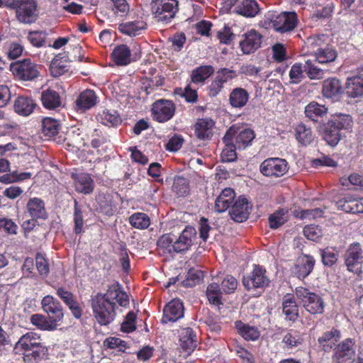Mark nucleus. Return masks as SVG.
<instances>
[{"label":"nucleus","mask_w":363,"mask_h":363,"mask_svg":"<svg viewBox=\"0 0 363 363\" xmlns=\"http://www.w3.org/2000/svg\"><path fill=\"white\" fill-rule=\"evenodd\" d=\"M116 303L122 307L129 304L128 296L118 282L110 285L105 293H98L92 298L93 314L101 325H107L113 321Z\"/></svg>","instance_id":"obj_1"},{"label":"nucleus","mask_w":363,"mask_h":363,"mask_svg":"<svg viewBox=\"0 0 363 363\" xmlns=\"http://www.w3.org/2000/svg\"><path fill=\"white\" fill-rule=\"evenodd\" d=\"M13 350L16 353L23 352L24 361L27 363H38L48 353V348L41 342L40 336L34 332L23 335Z\"/></svg>","instance_id":"obj_2"},{"label":"nucleus","mask_w":363,"mask_h":363,"mask_svg":"<svg viewBox=\"0 0 363 363\" xmlns=\"http://www.w3.org/2000/svg\"><path fill=\"white\" fill-rule=\"evenodd\" d=\"M353 125L352 118L349 114L337 113L333 115L324 124L323 137L328 145L336 146L342 138L343 130H351Z\"/></svg>","instance_id":"obj_3"},{"label":"nucleus","mask_w":363,"mask_h":363,"mask_svg":"<svg viewBox=\"0 0 363 363\" xmlns=\"http://www.w3.org/2000/svg\"><path fill=\"white\" fill-rule=\"evenodd\" d=\"M295 295L303 308L311 315H320L324 313L325 303L323 296L309 289L298 286L295 289Z\"/></svg>","instance_id":"obj_4"},{"label":"nucleus","mask_w":363,"mask_h":363,"mask_svg":"<svg viewBox=\"0 0 363 363\" xmlns=\"http://www.w3.org/2000/svg\"><path fill=\"white\" fill-rule=\"evenodd\" d=\"M4 5L16 11V18L21 23L30 24L37 19L36 0H4Z\"/></svg>","instance_id":"obj_5"},{"label":"nucleus","mask_w":363,"mask_h":363,"mask_svg":"<svg viewBox=\"0 0 363 363\" xmlns=\"http://www.w3.org/2000/svg\"><path fill=\"white\" fill-rule=\"evenodd\" d=\"M152 14L155 20L164 25L169 23L179 11L177 0H152Z\"/></svg>","instance_id":"obj_6"},{"label":"nucleus","mask_w":363,"mask_h":363,"mask_svg":"<svg viewBox=\"0 0 363 363\" xmlns=\"http://www.w3.org/2000/svg\"><path fill=\"white\" fill-rule=\"evenodd\" d=\"M344 262L350 272L359 274L362 271L363 248L359 242L351 243L344 255Z\"/></svg>","instance_id":"obj_7"},{"label":"nucleus","mask_w":363,"mask_h":363,"mask_svg":"<svg viewBox=\"0 0 363 363\" xmlns=\"http://www.w3.org/2000/svg\"><path fill=\"white\" fill-rule=\"evenodd\" d=\"M140 57V48L136 45L132 48L124 44L117 45L111 53L113 61L118 66H126L132 62L138 60Z\"/></svg>","instance_id":"obj_8"},{"label":"nucleus","mask_w":363,"mask_h":363,"mask_svg":"<svg viewBox=\"0 0 363 363\" xmlns=\"http://www.w3.org/2000/svg\"><path fill=\"white\" fill-rule=\"evenodd\" d=\"M269 283L270 279L266 275L265 268L258 264H254L252 272L242 277V284L247 291L264 289Z\"/></svg>","instance_id":"obj_9"},{"label":"nucleus","mask_w":363,"mask_h":363,"mask_svg":"<svg viewBox=\"0 0 363 363\" xmlns=\"http://www.w3.org/2000/svg\"><path fill=\"white\" fill-rule=\"evenodd\" d=\"M355 355L356 345L354 340L346 338L335 347L332 359L335 363H353Z\"/></svg>","instance_id":"obj_10"},{"label":"nucleus","mask_w":363,"mask_h":363,"mask_svg":"<svg viewBox=\"0 0 363 363\" xmlns=\"http://www.w3.org/2000/svg\"><path fill=\"white\" fill-rule=\"evenodd\" d=\"M175 111V104L172 101L161 99L152 104L151 114L154 121L158 123H165L173 118Z\"/></svg>","instance_id":"obj_11"},{"label":"nucleus","mask_w":363,"mask_h":363,"mask_svg":"<svg viewBox=\"0 0 363 363\" xmlns=\"http://www.w3.org/2000/svg\"><path fill=\"white\" fill-rule=\"evenodd\" d=\"M11 70L16 77L25 81L33 80L39 74L37 65L30 59H25L11 64Z\"/></svg>","instance_id":"obj_12"},{"label":"nucleus","mask_w":363,"mask_h":363,"mask_svg":"<svg viewBox=\"0 0 363 363\" xmlns=\"http://www.w3.org/2000/svg\"><path fill=\"white\" fill-rule=\"evenodd\" d=\"M288 169L286 160L279 157L268 158L260 164V172L267 177H281Z\"/></svg>","instance_id":"obj_13"},{"label":"nucleus","mask_w":363,"mask_h":363,"mask_svg":"<svg viewBox=\"0 0 363 363\" xmlns=\"http://www.w3.org/2000/svg\"><path fill=\"white\" fill-rule=\"evenodd\" d=\"M298 24L297 15L295 12H282L272 21V26L280 33L293 30Z\"/></svg>","instance_id":"obj_14"},{"label":"nucleus","mask_w":363,"mask_h":363,"mask_svg":"<svg viewBox=\"0 0 363 363\" xmlns=\"http://www.w3.org/2000/svg\"><path fill=\"white\" fill-rule=\"evenodd\" d=\"M184 313L183 302L179 298H174L164 306L161 322L164 324L174 323L183 318Z\"/></svg>","instance_id":"obj_15"},{"label":"nucleus","mask_w":363,"mask_h":363,"mask_svg":"<svg viewBox=\"0 0 363 363\" xmlns=\"http://www.w3.org/2000/svg\"><path fill=\"white\" fill-rule=\"evenodd\" d=\"M25 213L31 218L33 221L45 220L48 218L45 203L39 197H31L28 200Z\"/></svg>","instance_id":"obj_16"},{"label":"nucleus","mask_w":363,"mask_h":363,"mask_svg":"<svg viewBox=\"0 0 363 363\" xmlns=\"http://www.w3.org/2000/svg\"><path fill=\"white\" fill-rule=\"evenodd\" d=\"M42 308L48 317L56 324L62 322L64 314L60 303L52 296H45L42 301Z\"/></svg>","instance_id":"obj_17"},{"label":"nucleus","mask_w":363,"mask_h":363,"mask_svg":"<svg viewBox=\"0 0 363 363\" xmlns=\"http://www.w3.org/2000/svg\"><path fill=\"white\" fill-rule=\"evenodd\" d=\"M252 206L248 200L243 196H240L232 205L229 215L234 221L242 223L248 218Z\"/></svg>","instance_id":"obj_18"},{"label":"nucleus","mask_w":363,"mask_h":363,"mask_svg":"<svg viewBox=\"0 0 363 363\" xmlns=\"http://www.w3.org/2000/svg\"><path fill=\"white\" fill-rule=\"evenodd\" d=\"M196 235V230L194 227L191 225L186 226L179 238L174 240L173 250L176 253H183L187 251L192 245Z\"/></svg>","instance_id":"obj_19"},{"label":"nucleus","mask_w":363,"mask_h":363,"mask_svg":"<svg viewBox=\"0 0 363 363\" xmlns=\"http://www.w3.org/2000/svg\"><path fill=\"white\" fill-rule=\"evenodd\" d=\"M236 133V130L233 126H231L225 134L223 140L225 143V148L220 154L221 161L223 162H231L236 160L237 147L233 143V136Z\"/></svg>","instance_id":"obj_20"},{"label":"nucleus","mask_w":363,"mask_h":363,"mask_svg":"<svg viewBox=\"0 0 363 363\" xmlns=\"http://www.w3.org/2000/svg\"><path fill=\"white\" fill-rule=\"evenodd\" d=\"M43 106L48 110H58L63 106L62 96L53 89L48 88L41 93Z\"/></svg>","instance_id":"obj_21"},{"label":"nucleus","mask_w":363,"mask_h":363,"mask_svg":"<svg viewBox=\"0 0 363 363\" xmlns=\"http://www.w3.org/2000/svg\"><path fill=\"white\" fill-rule=\"evenodd\" d=\"M262 36L255 30H251L244 35L240 42V47L244 54L249 55L257 50L262 43Z\"/></svg>","instance_id":"obj_22"},{"label":"nucleus","mask_w":363,"mask_h":363,"mask_svg":"<svg viewBox=\"0 0 363 363\" xmlns=\"http://www.w3.org/2000/svg\"><path fill=\"white\" fill-rule=\"evenodd\" d=\"M72 178L74 180L75 189L79 193L84 194H91L94 189V182L88 173H73Z\"/></svg>","instance_id":"obj_23"},{"label":"nucleus","mask_w":363,"mask_h":363,"mask_svg":"<svg viewBox=\"0 0 363 363\" xmlns=\"http://www.w3.org/2000/svg\"><path fill=\"white\" fill-rule=\"evenodd\" d=\"M337 207L350 213H363V198H354L350 196L339 199L336 203Z\"/></svg>","instance_id":"obj_24"},{"label":"nucleus","mask_w":363,"mask_h":363,"mask_svg":"<svg viewBox=\"0 0 363 363\" xmlns=\"http://www.w3.org/2000/svg\"><path fill=\"white\" fill-rule=\"evenodd\" d=\"M323 95L333 100H338L343 93L341 82L336 77L325 79L323 83Z\"/></svg>","instance_id":"obj_25"},{"label":"nucleus","mask_w":363,"mask_h":363,"mask_svg":"<svg viewBox=\"0 0 363 363\" xmlns=\"http://www.w3.org/2000/svg\"><path fill=\"white\" fill-rule=\"evenodd\" d=\"M315 263L313 257L311 255L299 257L293 269V273L298 279H303L312 272Z\"/></svg>","instance_id":"obj_26"},{"label":"nucleus","mask_w":363,"mask_h":363,"mask_svg":"<svg viewBox=\"0 0 363 363\" xmlns=\"http://www.w3.org/2000/svg\"><path fill=\"white\" fill-rule=\"evenodd\" d=\"M341 338V333L339 330L333 328L330 330L326 331L322 334L318 339L319 346L325 352H329L334 350L337 345L336 343Z\"/></svg>","instance_id":"obj_27"},{"label":"nucleus","mask_w":363,"mask_h":363,"mask_svg":"<svg viewBox=\"0 0 363 363\" xmlns=\"http://www.w3.org/2000/svg\"><path fill=\"white\" fill-rule=\"evenodd\" d=\"M35 100L28 96H18L14 101V111L22 116H28L36 107Z\"/></svg>","instance_id":"obj_28"},{"label":"nucleus","mask_w":363,"mask_h":363,"mask_svg":"<svg viewBox=\"0 0 363 363\" xmlns=\"http://www.w3.org/2000/svg\"><path fill=\"white\" fill-rule=\"evenodd\" d=\"M235 192L231 188L224 189L215 201V210L218 213L225 212L233 204L235 199Z\"/></svg>","instance_id":"obj_29"},{"label":"nucleus","mask_w":363,"mask_h":363,"mask_svg":"<svg viewBox=\"0 0 363 363\" xmlns=\"http://www.w3.org/2000/svg\"><path fill=\"white\" fill-rule=\"evenodd\" d=\"M282 311L286 320L294 323L298 318V306L292 294H287L283 298Z\"/></svg>","instance_id":"obj_30"},{"label":"nucleus","mask_w":363,"mask_h":363,"mask_svg":"<svg viewBox=\"0 0 363 363\" xmlns=\"http://www.w3.org/2000/svg\"><path fill=\"white\" fill-rule=\"evenodd\" d=\"M215 125L214 121L209 118L198 119L194 125L196 136L202 140H209L213 135V128Z\"/></svg>","instance_id":"obj_31"},{"label":"nucleus","mask_w":363,"mask_h":363,"mask_svg":"<svg viewBox=\"0 0 363 363\" xmlns=\"http://www.w3.org/2000/svg\"><path fill=\"white\" fill-rule=\"evenodd\" d=\"M97 101L95 92L91 89H86L81 92L75 101L78 111L84 112L94 107Z\"/></svg>","instance_id":"obj_32"},{"label":"nucleus","mask_w":363,"mask_h":363,"mask_svg":"<svg viewBox=\"0 0 363 363\" xmlns=\"http://www.w3.org/2000/svg\"><path fill=\"white\" fill-rule=\"evenodd\" d=\"M250 94L242 87H235L229 94V104L235 108H242L249 101Z\"/></svg>","instance_id":"obj_33"},{"label":"nucleus","mask_w":363,"mask_h":363,"mask_svg":"<svg viewBox=\"0 0 363 363\" xmlns=\"http://www.w3.org/2000/svg\"><path fill=\"white\" fill-rule=\"evenodd\" d=\"M313 55L318 64L328 65L336 60L337 52L332 45L328 44L325 48L317 50Z\"/></svg>","instance_id":"obj_34"},{"label":"nucleus","mask_w":363,"mask_h":363,"mask_svg":"<svg viewBox=\"0 0 363 363\" xmlns=\"http://www.w3.org/2000/svg\"><path fill=\"white\" fill-rule=\"evenodd\" d=\"M259 11V7L255 0H242L233 10V13L247 18L255 17Z\"/></svg>","instance_id":"obj_35"},{"label":"nucleus","mask_w":363,"mask_h":363,"mask_svg":"<svg viewBox=\"0 0 363 363\" xmlns=\"http://www.w3.org/2000/svg\"><path fill=\"white\" fill-rule=\"evenodd\" d=\"M306 116L314 122H318L328 113V108L316 101H311L305 107Z\"/></svg>","instance_id":"obj_36"},{"label":"nucleus","mask_w":363,"mask_h":363,"mask_svg":"<svg viewBox=\"0 0 363 363\" xmlns=\"http://www.w3.org/2000/svg\"><path fill=\"white\" fill-rule=\"evenodd\" d=\"M236 133L233 136L235 140V145L238 150H244L248 146L251 145L252 140H254L255 135L252 130L245 128L240 132H238V128L233 125Z\"/></svg>","instance_id":"obj_37"},{"label":"nucleus","mask_w":363,"mask_h":363,"mask_svg":"<svg viewBox=\"0 0 363 363\" xmlns=\"http://www.w3.org/2000/svg\"><path fill=\"white\" fill-rule=\"evenodd\" d=\"M67 56L65 54L60 53L51 61L50 69L51 74L54 77H58L68 72L69 66L67 65Z\"/></svg>","instance_id":"obj_38"},{"label":"nucleus","mask_w":363,"mask_h":363,"mask_svg":"<svg viewBox=\"0 0 363 363\" xmlns=\"http://www.w3.org/2000/svg\"><path fill=\"white\" fill-rule=\"evenodd\" d=\"M182 349L187 352H192L196 347V335L190 328H184L179 334Z\"/></svg>","instance_id":"obj_39"},{"label":"nucleus","mask_w":363,"mask_h":363,"mask_svg":"<svg viewBox=\"0 0 363 363\" xmlns=\"http://www.w3.org/2000/svg\"><path fill=\"white\" fill-rule=\"evenodd\" d=\"M146 23L142 20L129 21L121 23L118 30L123 34L129 36H136L146 28Z\"/></svg>","instance_id":"obj_40"},{"label":"nucleus","mask_w":363,"mask_h":363,"mask_svg":"<svg viewBox=\"0 0 363 363\" xmlns=\"http://www.w3.org/2000/svg\"><path fill=\"white\" fill-rule=\"evenodd\" d=\"M294 130L296 139L301 145L307 146L313 142L314 139L313 131L310 127H307L304 123L298 124Z\"/></svg>","instance_id":"obj_41"},{"label":"nucleus","mask_w":363,"mask_h":363,"mask_svg":"<svg viewBox=\"0 0 363 363\" xmlns=\"http://www.w3.org/2000/svg\"><path fill=\"white\" fill-rule=\"evenodd\" d=\"M235 325L238 333L246 340L255 341L259 337L260 333L255 326L245 324L241 320H237Z\"/></svg>","instance_id":"obj_42"},{"label":"nucleus","mask_w":363,"mask_h":363,"mask_svg":"<svg viewBox=\"0 0 363 363\" xmlns=\"http://www.w3.org/2000/svg\"><path fill=\"white\" fill-rule=\"evenodd\" d=\"M42 133L48 139L52 138L59 133L60 121L51 117H46L42 120Z\"/></svg>","instance_id":"obj_43"},{"label":"nucleus","mask_w":363,"mask_h":363,"mask_svg":"<svg viewBox=\"0 0 363 363\" xmlns=\"http://www.w3.org/2000/svg\"><path fill=\"white\" fill-rule=\"evenodd\" d=\"M315 59L314 60H308L303 65L305 73L310 79H321L325 77L327 69L319 67L316 65Z\"/></svg>","instance_id":"obj_44"},{"label":"nucleus","mask_w":363,"mask_h":363,"mask_svg":"<svg viewBox=\"0 0 363 363\" xmlns=\"http://www.w3.org/2000/svg\"><path fill=\"white\" fill-rule=\"evenodd\" d=\"M214 72L211 65L199 66L191 72V80L194 84H203Z\"/></svg>","instance_id":"obj_45"},{"label":"nucleus","mask_w":363,"mask_h":363,"mask_svg":"<svg viewBox=\"0 0 363 363\" xmlns=\"http://www.w3.org/2000/svg\"><path fill=\"white\" fill-rule=\"evenodd\" d=\"M30 323L41 330L52 331L58 326V324L53 322L49 317L38 313L31 315Z\"/></svg>","instance_id":"obj_46"},{"label":"nucleus","mask_w":363,"mask_h":363,"mask_svg":"<svg viewBox=\"0 0 363 363\" xmlns=\"http://www.w3.org/2000/svg\"><path fill=\"white\" fill-rule=\"evenodd\" d=\"M100 211L106 215L112 216L116 211V206L113 201V196L109 194H99L96 199Z\"/></svg>","instance_id":"obj_47"},{"label":"nucleus","mask_w":363,"mask_h":363,"mask_svg":"<svg viewBox=\"0 0 363 363\" xmlns=\"http://www.w3.org/2000/svg\"><path fill=\"white\" fill-rule=\"evenodd\" d=\"M346 89L350 97L355 98L363 96V83L357 74L347 79Z\"/></svg>","instance_id":"obj_48"},{"label":"nucleus","mask_w":363,"mask_h":363,"mask_svg":"<svg viewBox=\"0 0 363 363\" xmlns=\"http://www.w3.org/2000/svg\"><path fill=\"white\" fill-rule=\"evenodd\" d=\"M128 220L132 227L139 230L147 229L150 225V218L145 213H134L129 217Z\"/></svg>","instance_id":"obj_49"},{"label":"nucleus","mask_w":363,"mask_h":363,"mask_svg":"<svg viewBox=\"0 0 363 363\" xmlns=\"http://www.w3.org/2000/svg\"><path fill=\"white\" fill-rule=\"evenodd\" d=\"M303 341L301 334L294 330L287 332L283 337L282 343L287 350L294 349L300 346Z\"/></svg>","instance_id":"obj_50"},{"label":"nucleus","mask_w":363,"mask_h":363,"mask_svg":"<svg viewBox=\"0 0 363 363\" xmlns=\"http://www.w3.org/2000/svg\"><path fill=\"white\" fill-rule=\"evenodd\" d=\"M329 37L327 35L322 34L308 37L306 40V45L311 50L313 55L317 50L325 48V45L329 44Z\"/></svg>","instance_id":"obj_51"},{"label":"nucleus","mask_w":363,"mask_h":363,"mask_svg":"<svg viewBox=\"0 0 363 363\" xmlns=\"http://www.w3.org/2000/svg\"><path fill=\"white\" fill-rule=\"evenodd\" d=\"M98 117V120L105 125L117 126L121 122L119 115L114 110H104Z\"/></svg>","instance_id":"obj_52"},{"label":"nucleus","mask_w":363,"mask_h":363,"mask_svg":"<svg viewBox=\"0 0 363 363\" xmlns=\"http://www.w3.org/2000/svg\"><path fill=\"white\" fill-rule=\"evenodd\" d=\"M287 208H279L269 216V225L272 229H277L284 225L286 220Z\"/></svg>","instance_id":"obj_53"},{"label":"nucleus","mask_w":363,"mask_h":363,"mask_svg":"<svg viewBox=\"0 0 363 363\" xmlns=\"http://www.w3.org/2000/svg\"><path fill=\"white\" fill-rule=\"evenodd\" d=\"M206 296L211 304L220 306L222 304V292L220 285L217 283L210 284L206 289Z\"/></svg>","instance_id":"obj_54"},{"label":"nucleus","mask_w":363,"mask_h":363,"mask_svg":"<svg viewBox=\"0 0 363 363\" xmlns=\"http://www.w3.org/2000/svg\"><path fill=\"white\" fill-rule=\"evenodd\" d=\"M320 255L323 264L325 266H333L339 258V252L335 247H328L320 250Z\"/></svg>","instance_id":"obj_55"},{"label":"nucleus","mask_w":363,"mask_h":363,"mask_svg":"<svg viewBox=\"0 0 363 363\" xmlns=\"http://www.w3.org/2000/svg\"><path fill=\"white\" fill-rule=\"evenodd\" d=\"M172 189L179 197L186 196L189 192L188 180L183 177H177L174 180Z\"/></svg>","instance_id":"obj_56"},{"label":"nucleus","mask_w":363,"mask_h":363,"mask_svg":"<svg viewBox=\"0 0 363 363\" xmlns=\"http://www.w3.org/2000/svg\"><path fill=\"white\" fill-rule=\"evenodd\" d=\"M303 65L295 63L289 71L290 83L297 84L305 79Z\"/></svg>","instance_id":"obj_57"},{"label":"nucleus","mask_w":363,"mask_h":363,"mask_svg":"<svg viewBox=\"0 0 363 363\" xmlns=\"http://www.w3.org/2000/svg\"><path fill=\"white\" fill-rule=\"evenodd\" d=\"M74 230L76 234H81L83 231L84 219L82 210L77 200H74Z\"/></svg>","instance_id":"obj_58"},{"label":"nucleus","mask_w":363,"mask_h":363,"mask_svg":"<svg viewBox=\"0 0 363 363\" xmlns=\"http://www.w3.org/2000/svg\"><path fill=\"white\" fill-rule=\"evenodd\" d=\"M175 93L184 97L188 103H195L198 100L197 91L191 89L190 84L186 85L184 90L182 88H177Z\"/></svg>","instance_id":"obj_59"},{"label":"nucleus","mask_w":363,"mask_h":363,"mask_svg":"<svg viewBox=\"0 0 363 363\" xmlns=\"http://www.w3.org/2000/svg\"><path fill=\"white\" fill-rule=\"evenodd\" d=\"M104 345L107 348L116 349L118 352H124L127 348V342L116 337H109L106 338Z\"/></svg>","instance_id":"obj_60"},{"label":"nucleus","mask_w":363,"mask_h":363,"mask_svg":"<svg viewBox=\"0 0 363 363\" xmlns=\"http://www.w3.org/2000/svg\"><path fill=\"white\" fill-rule=\"evenodd\" d=\"M135 320L136 314L133 311L128 312L121 323V330L128 333L134 331L136 329Z\"/></svg>","instance_id":"obj_61"},{"label":"nucleus","mask_w":363,"mask_h":363,"mask_svg":"<svg viewBox=\"0 0 363 363\" xmlns=\"http://www.w3.org/2000/svg\"><path fill=\"white\" fill-rule=\"evenodd\" d=\"M306 238L312 241H318L323 235L322 230L318 225H309L303 228Z\"/></svg>","instance_id":"obj_62"},{"label":"nucleus","mask_w":363,"mask_h":363,"mask_svg":"<svg viewBox=\"0 0 363 363\" xmlns=\"http://www.w3.org/2000/svg\"><path fill=\"white\" fill-rule=\"evenodd\" d=\"M27 38L32 45L36 48H40L43 46L45 43L46 34L39 31H30Z\"/></svg>","instance_id":"obj_63"},{"label":"nucleus","mask_w":363,"mask_h":363,"mask_svg":"<svg viewBox=\"0 0 363 363\" xmlns=\"http://www.w3.org/2000/svg\"><path fill=\"white\" fill-rule=\"evenodd\" d=\"M174 240L170 234H164L162 235L157 240V246L164 250V252H167L169 254L175 252L173 250Z\"/></svg>","instance_id":"obj_64"}]
</instances>
